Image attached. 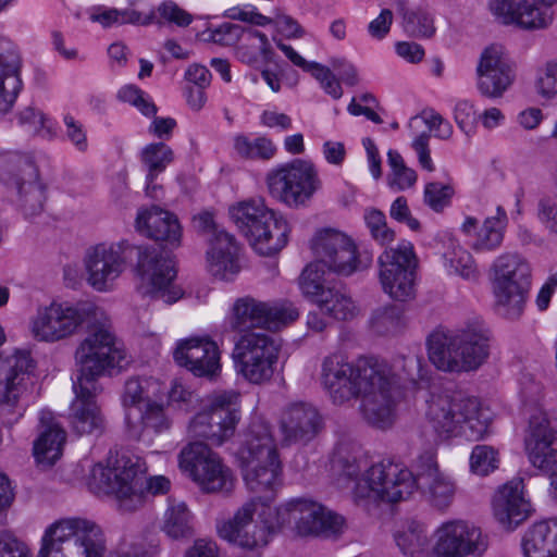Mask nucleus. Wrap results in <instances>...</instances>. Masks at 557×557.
<instances>
[{
  "label": "nucleus",
  "mask_w": 557,
  "mask_h": 557,
  "mask_svg": "<svg viewBox=\"0 0 557 557\" xmlns=\"http://www.w3.org/2000/svg\"><path fill=\"white\" fill-rule=\"evenodd\" d=\"M246 488L256 496L216 521L218 536L245 550L267 547L285 530L298 536H332L345 529L344 518L307 496L271 507L282 484L283 465L265 418L253 412L236 451Z\"/></svg>",
  "instance_id": "obj_1"
},
{
  "label": "nucleus",
  "mask_w": 557,
  "mask_h": 557,
  "mask_svg": "<svg viewBox=\"0 0 557 557\" xmlns=\"http://www.w3.org/2000/svg\"><path fill=\"white\" fill-rule=\"evenodd\" d=\"M417 468L418 478L410 470L392 462L373 465L361 473L355 465H348L336 485L347 492L356 504L368 506L377 500L395 503L406 499L419 490V481L426 478L433 506L447 508L455 495V482L450 475L440 471L435 453L420 456Z\"/></svg>",
  "instance_id": "obj_2"
},
{
  "label": "nucleus",
  "mask_w": 557,
  "mask_h": 557,
  "mask_svg": "<svg viewBox=\"0 0 557 557\" xmlns=\"http://www.w3.org/2000/svg\"><path fill=\"white\" fill-rule=\"evenodd\" d=\"M79 469L88 490L98 496H112L123 512L136 510L146 496L165 494L171 487L164 475L144 479L147 472L144 459L124 451L110 453L101 461L84 458Z\"/></svg>",
  "instance_id": "obj_3"
},
{
  "label": "nucleus",
  "mask_w": 557,
  "mask_h": 557,
  "mask_svg": "<svg viewBox=\"0 0 557 557\" xmlns=\"http://www.w3.org/2000/svg\"><path fill=\"white\" fill-rule=\"evenodd\" d=\"M193 393L177 380L168 384L160 373L140 374L125 382L121 396L125 423L133 437L143 438L170 429L171 407H181L191 400Z\"/></svg>",
  "instance_id": "obj_4"
},
{
  "label": "nucleus",
  "mask_w": 557,
  "mask_h": 557,
  "mask_svg": "<svg viewBox=\"0 0 557 557\" xmlns=\"http://www.w3.org/2000/svg\"><path fill=\"white\" fill-rule=\"evenodd\" d=\"M423 418L434 444L478 442L490 434L491 417L475 397L431 395Z\"/></svg>",
  "instance_id": "obj_5"
},
{
  "label": "nucleus",
  "mask_w": 557,
  "mask_h": 557,
  "mask_svg": "<svg viewBox=\"0 0 557 557\" xmlns=\"http://www.w3.org/2000/svg\"><path fill=\"white\" fill-rule=\"evenodd\" d=\"M399 372V363H395L393 371L386 364L375 372L380 380L373 379L369 391H360L362 396L360 411L363 420L379 430L391 428L396 420V403L407 398L409 394L418 389L416 376L422 377L421 362L417 357H407L403 361Z\"/></svg>",
  "instance_id": "obj_6"
},
{
  "label": "nucleus",
  "mask_w": 557,
  "mask_h": 557,
  "mask_svg": "<svg viewBox=\"0 0 557 557\" xmlns=\"http://www.w3.org/2000/svg\"><path fill=\"white\" fill-rule=\"evenodd\" d=\"M91 318L99 323L89 327L75 348L71 380L74 383L101 385L99 377L120 372L131 358L112 331L106 312L98 307L97 315Z\"/></svg>",
  "instance_id": "obj_7"
},
{
  "label": "nucleus",
  "mask_w": 557,
  "mask_h": 557,
  "mask_svg": "<svg viewBox=\"0 0 557 557\" xmlns=\"http://www.w3.org/2000/svg\"><path fill=\"white\" fill-rule=\"evenodd\" d=\"M528 425L523 434V448L529 463L547 476L557 491V429L552 426L549 413L542 405L541 388L531 384L521 391Z\"/></svg>",
  "instance_id": "obj_8"
},
{
  "label": "nucleus",
  "mask_w": 557,
  "mask_h": 557,
  "mask_svg": "<svg viewBox=\"0 0 557 557\" xmlns=\"http://www.w3.org/2000/svg\"><path fill=\"white\" fill-rule=\"evenodd\" d=\"M7 333L0 323V347ZM36 362L27 350H16L8 357L0 356V421L11 428L25 414L36 383Z\"/></svg>",
  "instance_id": "obj_9"
},
{
  "label": "nucleus",
  "mask_w": 557,
  "mask_h": 557,
  "mask_svg": "<svg viewBox=\"0 0 557 557\" xmlns=\"http://www.w3.org/2000/svg\"><path fill=\"white\" fill-rule=\"evenodd\" d=\"M106 552V536L99 524L70 517L45 529L36 557H104Z\"/></svg>",
  "instance_id": "obj_10"
},
{
  "label": "nucleus",
  "mask_w": 557,
  "mask_h": 557,
  "mask_svg": "<svg viewBox=\"0 0 557 557\" xmlns=\"http://www.w3.org/2000/svg\"><path fill=\"white\" fill-rule=\"evenodd\" d=\"M490 281L497 312L508 319L520 317L532 285L530 262L518 253H502L490 268Z\"/></svg>",
  "instance_id": "obj_11"
},
{
  "label": "nucleus",
  "mask_w": 557,
  "mask_h": 557,
  "mask_svg": "<svg viewBox=\"0 0 557 557\" xmlns=\"http://www.w3.org/2000/svg\"><path fill=\"white\" fill-rule=\"evenodd\" d=\"M428 350L431 362L440 370H474L488 356V337L482 330H466L457 334L436 331L428 339Z\"/></svg>",
  "instance_id": "obj_12"
},
{
  "label": "nucleus",
  "mask_w": 557,
  "mask_h": 557,
  "mask_svg": "<svg viewBox=\"0 0 557 557\" xmlns=\"http://www.w3.org/2000/svg\"><path fill=\"white\" fill-rule=\"evenodd\" d=\"M98 307L94 304H72L51 300L36 307L28 318L27 332L37 343L55 344L78 333L84 323L96 317Z\"/></svg>",
  "instance_id": "obj_13"
},
{
  "label": "nucleus",
  "mask_w": 557,
  "mask_h": 557,
  "mask_svg": "<svg viewBox=\"0 0 557 557\" xmlns=\"http://www.w3.org/2000/svg\"><path fill=\"white\" fill-rule=\"evenodd\" d=\"M137 251L135 296L148 304L173 305L182 299L185 290L176 281L174 259L159 255L149 245L138 246Z\"/></svg>",
  "instance_id": "obj_14"
},
{
  "label": "nucleus",
  "mask_w": 557,
  "mask_h": 557,
  "mask_svg": "<svg viewBox=\"0 0 557 557\" xmlns=\"http://www.w3.org/2000/svg\"><path fill=\"white\" fill-rule=\"evenodd\" d=\"M269 194L289 208L308 206L322 188L319 170L310 159L297 158L271 169L265 175Z\"/></svg>",
  "instance_id": "obj_15"
},
{
  "label": "nucleus",
  "mask_w": 557,
  "mask_h": 557,
  "mask_svg": "<svg viewBox=\"0 0 557 557\" xmlns=\"http://www.w3.org/2000/svg\"><path fill=\"white\" fill-rule=\"evenodd\" d=\"M236 391H222L209 395L188 423L187 434L193 440H203L220 446L230 440L240 420L236 408L239 401Z\"/></svg>",
  "instance_id": "obj_16"
},
{
  "label": "nucleus",
  "mask_w": 557,
  "mask_h": 557,
  "mask_svg": "<svg viewBox=\"0 0 557 557\" xmlns=\"http://www.w3.org/2000/svg\"><path fill=\"white\" fill-rule=\"evenodd\" d=\"M382 364L371 359H359L352 364L344 355L333 354L323 359L319 380L333 401L343 404L360 391H369L373 379L380 380L375 372Z\"/></svg>",
  "instance_id": "obj_17"
},
{
  "label": "nucleus",
  "mask_w": 557,
  "mask_h": 557,
  "mask_svg": "<svg viewBox=\"0 0 557 557\" xmlns=\"http://www.w3.org/2000/svg\"><path fill=\"white\" fill-rule=\"evenodd\" d=\"M133 248V244L126 238L90 246L83 258L88 286L98 293L113 292L127 269L126 253Z\"/></svg>",
  "instance_id": "obj_18"
},
{
  "label": "nucleus",
  "mask_w": 557,
  "mask_h": 557,
  "mask_svg": "<svg viewBox=\"0 0 557 557\" xmlns=\"http://www.w3.org/2000/svg\"><path fill=\"white\" fill-rule=\"evenodd\" d=\"M181 471L195 482L201 491L228 492L233 488V471L207 444L193 442L178 456Z\"/></svg>",
  "instance_id": "obj_19"
},
{
  "label": "nucleus",
  "mask_w": 557,
  "mask_h": 557,
  "mask_svg": "<svg viewBox=\"0 0 557 557\" xmlns=\"http://www.w3.org/2000/svg\"><path fill=\"white\" fill-rule=\"evenodd\" d=\"M310 249L314 259L330 273L350 275L367 267L371 256L360 255L355 242L345 233L322 227L315 231L310 239Z\"/></svg>",
  "instance_id": "obj_20"
},
{
  "label": "nucleus",
  "mask_w": 557,
  "mask_h": 557,
  "mask_svg": "<svg viewBox=\"0 0 557 557\" xmlns=\"http://www.w3.org/2000/svg\"><path fill=\"white\" fill-rule=\"evenodd\" d=\"M379 265L380 282L386 294L400 301L413 297L418 257L411 242L401 239L386 248L379 257Z\"/></svg>",
  "instance_id": "obj_21"
},
{
  "label": "nucleus",
  "mask_w": 557,
  "mask_h": 557,
  "mask_svg": "<svg viewBox=\"0 0 557 557\" xmlns=\"http://www.w3.org/2000/svg\"><path fill=\"white\" fill-rule=\"evenodd\" d=\"M278 350L276 342L267 334H245L233 350L237 374L253 384L268 381L274 372Z\"/></svg>",
  "instance_id": "obj_22"
},
{
  "label": "nucleus",
  "mask_w": 557,
  "mask_h": 557,
  "mask_svg": "<svg viewBox=\"0 0 557 557\" xmlns=\"http://www.w3.org/2000/svg\"><path fill=\"white\" fill-rule=\"evenodd\" d=\"M486 547L482 530L466 519L444 520L431 533V557L479 556Z\"/></svg>",
  "instance_id": "obj_23"
},
{
  "label": "nucleus",
  "mask_w": 557,
  "mask_h": 557,
  "mask_svg": "<svg viewBox=\"0 0 557 557\" xmlns=\"http://www.w3.org/2000/svg\"><path fill=\"white\" fill-rule=\"evenodd\" d=\"M0 184L14 186L23 213L33 218L44 210L46 189L36 169L16 153H0Z\"/></svg>",
  "instance_id": "obj_24"
},
{
  "label": "nucleus",
  "mask_w": 557,
  "mask_h": 557,
  "mask_svg": "<svg viewBox=\"0 0 557 557\" xmlns=\"http://www.w3.org/2000/svg\"><path fill=\"white\" fill-rule=\"evenodd\" d=\"M298 309L290 302L269 305L250 299L237 300L224 318V326L233 332L263 326L276 330L295 321Z\"/></svg>",
  "instance_id": "obj_25"
},
{
  "label": "nucleus",
  "mask_w": 557,
  "mask_h": 557,
  "mask_svg": "<svg viewBox=\"0 0 557 557\" xmlns=\"http://www.w3.org/2000/svg\"><path fill=\"white\" fill-rule=\"evenodd\" d=\"M175 363L199 377H215L221 372V351L209 335H190L176 341Z\"/></svg>",
  "instance_id": "obj_26"
},
{
  "label": "nucleus",
  "mask_w": 557,
  "mask_h": 557,
  "mask_svg": "<svg viewBox=\"0 0 557 557\" xmlns=\"http://www.w3.org/2000/svg\"><path fill=\"white\" fill-rule=\"evenodd\" d=\"M73 399L69 407V423L77 435H96L103 431L106 418L99 396L101 385L72 382Z\"/></svg>",
  "instance_id": "obj_27"
},
{
  "label": "nucleus",
  "mask_w": 557,
  "mask_h": 557,
  "mask_svg": "<svg viewBox=\"0 0 557 557\" xmlns=\"http://www.w3.org/2000/svg\"><path fill=\"white\" fill-rule=\"evenodd\" d=\"M557 0H492L490 9L503 24L522 28H543L553 21Z\"/></svg>",
  "instance_id": "obj_28"
},
{
  "label": "nucleus",
  "mask_w": 557,
  "mask_h": 557,
  "mask_svg": "<svg viewBox=\"0 0 557 557\" xmlns=\"http://www.w3.org/2000/svg\"><path fill=\"white\" fill-rule=\"evenodd\" d=\"M513 71L500 46L486 48L476 67V88L486 98H500L512 85Z\"/></svg>",
  "instance_id": "obj_29"
},
{
  "label": "nucleus",
  "mask_w": 557,
  "mask_h": 557,
  "mask_svg": "<svg viewBox=\"0 0 557 557\" xmlns=\"http://www.w3.org/2000/svg\"><path fill=\"white\" fill-rule=\"evenodd\" d=\"M134 228L139 235L171 248H177L182 244L183 230L177 216L157 205L138 208Z\"/></svg>",
  "instance_id": "obj_30"
},
{
  "label": "nucleus",
  "mask_w": 557,
  "mask_h": 557,
  "mask_svg": "<svg viewBox=\"0 0 557 557\" xmlns=\"http://www.w3.org/2000/svg\"><path fill=\"white\" fill-rule=\"evenodd\" d=\"M492 511L496 521L509 531L527 520L532 512V506L523 482L512 480L502 485L493 496Z\"/></svg>",
  "instance_id": "obj_31"
},
{
  "label": "nucleus",
  "mask_w": 557,
  "mask_h": 557,
  "mask_svg": "<svg viewBox=\"0 0 557 557\" xmlns=\"http://www.w3.org/2000/svg\"><path fill=\"white\" fill-rule=\"evenodd\" d=\"M207 272L220 281H233L242 271L240 246L227 232H219L208 243L205 255Z\"/></svg>",
  "instance_id": "obj_32"
},
{
  "label": "nucleus",
  "mask_w": 557,
  "mask_h": 557,
  "mask_svg": "<svg viewBox=\"0 0 557 557\" xmlns=\"http://www.w3.org/2000/svg\"><path fill=\"white\" fill-rule=\"evenodd\" d=\"M292 225L281 212L270 209L262 220L248 233V243L259 255L273 256L289 242Z\"/></svg>",
  "instance_id": "obj_33"
},
{
  "label": "nucleus",
  "mask_w": 557,
  "mask_h": 557,
  "mask_svg": "<svg viewBox=\"0 0 557 557\" xmlns=\"http://www.w3.org/2000/svg\"><path fill=\"white\" fill-rule=\"evenodd\" d=\"M425 125L435 138L448 140L454 134L451 123L434 110L424 111L421 115H416L409 121V128L412 134L411 147L417 153L420 166L428 171L435 170L429 148L430 135L418 131Z\"/></svg>",
  "instance_id": "obj_34"
},
{
  "label": "nucleus",
  "mask_w": 557,
  "mask_h": 557,
  "mask_svg": "<svg viewBox=\"0 0 557 557\" xmlns=\"http://www.w3.org/2000/svg\"><path fill=\"white\" fill-rule=\"evenodd\" d=\"M507 226V213L497 208L495 214L484 219L482 223L473 216H466L460 230L470 238V246L476 252H491L503 243Z\"/></svg>",
  "instance_id": "obj_35"
},
{
  "label": "nucleus",
  "mask_w": 557,
  "mask_h": 557,
  "mask_svg": "<svg viewBox=\"0 0 557 557\" xmlns=\"http://www.w3.org/2000/svg\"><path fill=\"white\" fill-rule=\"evenodd\" d=\"M21 64L16 46L0 36V115L10 112L22 89Z\"/></svg>",
  "instance_id": "obj_36"
},
{
  "label": "nucleus",
  "mask_w": 557,
  "mask_h": 557,
  "mask_svg": "<svg viewBox=\"0 0 557 557\" xmlns=\"http://www.w3.org/2000/svg\"><path fill=\"white\" fill-rule=\"evenodd\" d=\"M318 411L306 404H294L286 408L280 420L281 442L289 445L313 436L319 428Z\"/></svg>",
  "instance_id": "obj_37"
},
{
  "label": "nucleus",
  "mask_w": 557,
  "mask_h": 557,
  "mask_svg": "<svg viewBox=\"0 0 557 557\" xmlns=\"http://www.w3.org/2000/svg\"><path fill=\"white\" fill-rule=\"evenodd\" d=\"M41 431L34 442V457L38 465L50 467L63 455L66 433L50 411L40 414Z\"/></svg>",
  "instance_id": "obj_38"
},
{
  "label": "nucleus",
  "mask_w": 557,
  "mask_h": 557,
  "mask_svg": "<svg viewBox=\"0 0 557 557\" xmlns=\"http://www.w3.org/2000/svg\"><path fill=\"white\" fill-rule=\"evenodd\" d=\"M138 161L145 172V194L150 198H158L161 186L157 184L160 174L173 163L174 150L164 143H149L138 151Z\"/></svg>",
  "instance_id": "obj_39"
},
{
  "label": "nucleus",
  "mask_w": 557,
  "mask_h": 557,
  "mask_svg": "<svg viewBox=\"0 0 557 557\" xmlns=\"http://www.w3.org/2000/svg\"><path fill=\"white\" fill-rule=\"evenodd\" d=\"M331 273L315 259L306 265L298 278L301 295L309 301L318 305L321 310H337L329 297L336 288L330 278Z\"/></svg>",
  "instance_id": "obj_40"
},
{
  "label": "nucleus",
  "mask_w": 557,
  "mask_h": 557,
  "mask_svg": "<svg viewBox=\"0 0 557 557\" xmlns=\"http://www.w3.org/2000/svg\"><path fill=\"white\" fill-rule=\"evenodd\" d=\"M521 549L524 557H557V520L530 525L522 535Z\"/></svg>",
  "instance_id": "obj_41"
},
{
  "label": "nucleus",
  "mask_w": 557,
  "mask_h": 557,
  "mask_svg": "<svg viewBox=\"0 0 557 557\" xmlns=\"http://www.w3.org/2000/svg\"><path fill=\"white\" fill-rule=\"evenodd\" d=\"M395 542L408 557H431V535L421 521H407L396 531Z\"/></svg>",
  "instance_id": "obj_42"
},
{
  "label": "nucleus",
  "mask_w": 557,
  "mask_h": 557,
  "mask_svg": "<svg viewBox=\"0 0 557 557\" xmlns=\"http://www.w3.org/2000/svg\"><path fill=\"white\" fill-rule=\"evenodd\" d=\"M235 48V57L243 63L258 65L274 61V50L269 37L258 30H245Z\"/></svg>",
  "instance_id": "obj_43"
},
{
  "label": "nucleus",
  "mask_w": 557,
  "mask_h": 557,
  "mask_svg": "<svg viewBox=\"0 0 557 557\" xmlns=\"http://www.w3.org/2000/svg\"><path fill=\"white\" fill-rule=\"evenodd\" d=\"M442 265L448 275L475 281L479 269L472 255L456 238H449L442 252Z\"/></svg>",
  "instance_id": "obj_44"
},
{
  "label": "nucleus",
  "mask_w": 557,
  "mask_h": 557,
  "mask_svg": "<svg viewBox=\"0 0 557 557\" xmlns=\"http://www.w3.org/2000/svg\"><path fill=\"white\" fill-rule=\"evenodd\" d=\"M278 49L294 65L309 72L325 94L336 100L342 98L344 94L342 85L329 67L317 62H308L289 45L278 44Z\"/></svg>",
  "instance_id": "obj_45"
},
{
  "label": "nucleus",
  "mask_w": 557,
  "mask_h": 557,
  "mask_svg": "<svg viewBox=\"0 0 557 557\" xmlns=\"http://www.w3.org/2000/svg\"><path fill=\"white\" fill-rule=\"evenodd\" d=\"M154 13L151 9L137 11L135 9L116 10L106 7H95L89 10V18L103 27L122 24L147 25L152 22Z\"/></svg>",
  "instance_id": "obj_46"
},
{
  "label": "nucleus",
  "mask_w": 557,
  "mask_h": 557,
  "mask_svg": "<svg viewBox=\"0 0 557 557\" xmlns=\"http://www.w3.org/2000/svg\"><path fill=\"white\" fill-rule=\"evenodd\" d=\"M16 123L25 132L44 138H52L57 134V121L35 106L20 109L15 114Z\"/></svg>",
  "instance_id": "obj_47"
},
{
  "label": "nucleus",
  "mask_w": 557,
  "mask_h": 557,
  "mask_svg": "<svg viewBox=\"0 0 557 557\" xmlns=\"http://www.w3.org/2000/svg\"><path fill=\"white\" fill-rule=\"evenodd\" d=\"M193 515L181 500H169L164 511L161 529L172 539L187 536L191 531Z\"/></svg>",
  "instance_id": "obj_48"
},
{
  "label": "nucleus",
  "mask_w": 557,
  "mask_h": 557,
  "mask_svg": "<svg viewBox=\"0 0 557 557\" xmlns=\"http://www.w3.org/2000/svg\"><path fill=\"white\" fill-rule=\"evenodd\" d=\"M268 208L261 200H243L228 208V215L232 222L248 239V233L262 220Z\"/></svg>",
  "instance_id": "obj_49"
},
{
  "label": "nucleus",
  "mask_w": 557,
  "mask_h": 557,
  "mask_svg": "<svg viewBox=\"0 0 557 557\" xmlns=\"http://www.w3.org/2000/svg\"><path fill=\"white\" fill-rule=\"evenodd\" d=\"M233 148L237 154L247 159H272L276 153V146L265 136L249 137L236 135L233 138Z\"/></svg>",
  "instance_id": "obj_50"
},
{
  "label": "nucleus",
  "mask_w": 557,
  "mask_h": 557,
  "mask_svg": "<svg viewBox=\"0 0 557 557\" xmlns=\"http://www.w3.org/2000/svg\"><path fill=\"white\" fill-rule=\"evenodd\" d=\"M387 164L389 168L387 186L392 190L404 191L416 185L418 175L413 169L406 165L399 152L389 150L387 152Z\"/></svg>",
  "instance_id": "obj_51"
},
{
  "label": "nucleus",
  "mask_w": 557,
  "mask_h": 557,
  "mask_svg": "<svg viewBox=\"0 0 557 557\" xmlns=\"http://www.w3.org/2000/svg\"><path fill=\"white\" fill-rule=\"evenodd\" d=\"M500 465V454L491 445H475L469 456L470 472L478 476H487L495 472Z\"/></svg>",
  "instance_id": "obj_52"
},
{
  "label": "nucleus",
  "mask_w": 557,
  "mask_h": 557,
  "mask_svg": "<svg viewBox=\"0 0 557 557\" xmlns=\"http://www.w3.org/2000/svg\"><path fill=\"white\" fill-rule=\"evenodd\" d=\"M533 89L545 101L557 98V60H550L536 71Z\"/></svg>",
  "instance_id": "obj_53"
},
{
  "label": "nucleus",
  "mask_w": 557,
  "mask_h": 557,
  "mask_svg": "<svg viewBox=\"0 0 557 557\" xmlns=\"http://www.w3.org/2000/svg\"><path fill=\"white\" fill-rule=\"evenodd\" d=\"M455 195V186L450 181L430 182L423 189L424 203L435 212H441L450 206Z\"/></svg>",
  "instance_id": "obj_54"
},
{
  "label": "nucleus",
  "mask_w": 557,
  "mask_h": 557,
  "mask_svg": "<svg viewBox=\"0 0 557 557\" xmlns=\"http://www.w3.org/2000/svg\"><path fill=\"white\" fill-rule=\"evenodd\" d=\"M116 98L119 101L134 107L145 116H154L157 113V107L151 97L136 85L122 86L116 92Z\"/></svg>",
  "instance_id": "obj_55"
},
{
  "label": "nucleus",
  "mask_w": 557,
  "mask_h": 557,
  "mask_svg": "<svg viewBox=\"0 0 557 557\" xmlns=\"http://www.w3.org/2000/svg\"><path fill=\"white\" fill-rule=\"evenodd\" d=\"M244 34V28L239 25L224 23L219 27H208L205 30L196 33V38L206 44H216L220 46H232Z\"/></svg>",
  "instance_id": "obj_56"
},
{
  "label": "nucleus",
  "mask_w": 557,
  "mask_h": 557,
  "mask_svg": "<svg viewBox=\"0 0 557 557\" xmlns=\"http://www.w3.org/2000/svg\"><path fill=\"white\" fill-rule=\"evenodd\" d=\"M272 18L273 33L272 40L278 48V44L286 45L283 42L285 39H299L305 36V29L302 26L290 15L285 13H276Z\"/></svg>",
  "instance_id": "obj_57"
},
{
  "label": "nucleus",
  "mask_w": 557,
  "mask_h": 557,
  "mask_svg": "<svg viewBox=\"0 0 557 557\" xmlns=\"http://www.w3.org/2000/svg\"><path fill=\"white\" fill-rule=\"evenodd\" d=\"M364 223L372 238L381 244L388 245L395 239V232L388 227L385 214L374 208H369L363 214Z\"/></svg>",
  "instance_id": "obj_58"
},
{
  "label": "nucleus",
  "mask_w": 557,
  "mask_h": 557,
  "mask_svg": "<svg viewBox=\"0 0 557 557\" xmlns=\"http://www.w3.org/2000/svg\"><path fill=\"white\" fill-rule=\"evenodd\" d=\"M454 120L459 129L468 137H472L478 127L479 112L473 102L469 100H460L454 108Z\"/></svg>",
  "instance_id": "obj_59"
},
{
  "label": "nucleus",
  "mask_w": 557,
  "mask_h": 557,
  "mask_svg": "<svg viewBox=\"0 0 557 557\" xmlns=\"http://www.w3.org/2000/svg\"><path fill=\"white\" fill-rule=\"evenodd\" d=\"M223 16L260 27H267L272 23V18L270 16L263 15L250 3L232 7L224 11Z\"/></svg>",
  "instance_id": "obj_60"
},
{
  "label": "nucleus",
  "mask_w": 557,
  "mask_h": 557,
  "mask_svg": "<svg viewBox=\"0 0 557 557\" xmlns=\"http://www.w3.org/2000/svg\"><path fill=\"white\" fill-rule=\"evenodd\" d=\"M330 302L334 305L335 310H322L323 313H327L330 319L348 320L354 318L358 313V307L355 301L342 289L335 288L332 292V296L329 297Z\"/></svg>",
  "instance_id": "obj_61"
},
{
  "label": "nucleus",
  "mask_w": 557,
  "mask_h": 557,
  "mask_svg": "<svg viewBox=\"0 0 557 557\" xmlns=\"http://www.w3.org/2000/svg\"><path fill=\"white\" fill-rule=\"evenodd\" d=\"M29 545L13 532L0 530V557H32Z\"/></svg>",
  "instance_id": "obj_62"
},
{
  "label": "nucleus",
  "mask_w": 557,
  "mask_h": 557,
  "mask_svg": "<svg viewBox=\"0 0 557 557\" xmlns=\"http://www.w3.org/2000/svg\"><path fill=\"white\" fill-rule=\"evenodd\" d=\"M157 545H146L143 540L124 541L114 557H154Z\"/></svg>",
  "instance_id": "obj_63"
},
{
  "label": "nucleus",
  "mask_w": 557,
  "mask_h": 557,
  "mask_svg": "<svg viewBox=\"0 0 557 557\" xmlns=\"http://www.w3.org/2000/svg\"><path fill=\"white\" fill-rule=\"evenodd\" d=\"M389 215L395 221L406 224L413 232H418L420 230V222L411 215V211L405 197H397L392 202Z\"/></svg>",
  "instance_id": "obj_64"
}]
</instances>
